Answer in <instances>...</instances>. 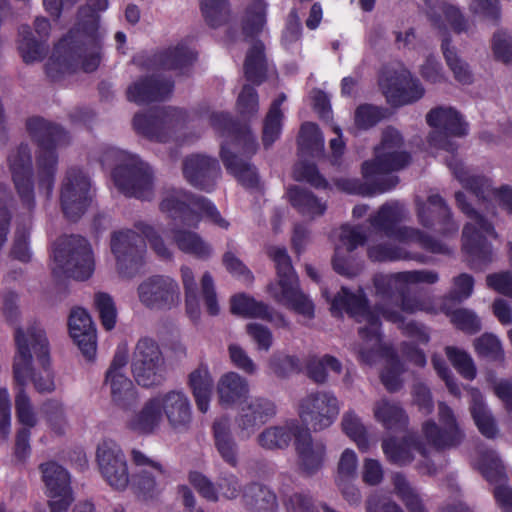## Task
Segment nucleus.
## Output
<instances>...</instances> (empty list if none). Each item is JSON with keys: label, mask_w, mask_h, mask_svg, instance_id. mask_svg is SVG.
<instances>
[{"label": "nucleus", "mask_w": 512, "mask_h": 512, "mask_svg": "<svg viewBox=\"0 0 512 512\" xmlns=\"http://www.w3.org/2000/svg\"><path fill=\"white\" fill-rule=\"evenodd\" d=\"M393 485L395 493L404 503L409 512H426L421 497L406 480L404 475L396 473L393 476Z\"/></svg>", "instance_id": "nucleus-58"}, {"label": "nucleus", "mask_w": 512, "mask_h": 512, "mask_svg": "<svg viewBox=\"0 0 512 512\" xmlns=\"http://www.w3.org/2000/svg\"><path fill=\"white\" fill-rule=\"evenodd\" d=\"M216 391L222 406H232L245 398L250 388L246 378L236 372H227L219 378Z\"/></svg>", "instance_id": "nucleus-43"}, {"label": "nucleus", "mask_w": 512, "mask_h": 512, "mask_svg": "<svg viewBox=\"0 0 512 512\" xmlns=\"http://www.w3.org/2000/svg\"><path fill=\"white\" fill-rule=\"evenodd\" d=\"M468 392L471 397L470 411L476 426L483 436L494 438L498 429L490 410L484 403L481 392L472 387L468 389Z\"/></svg>", "instance_id": "nucleus-49"}, {"label": "nucleus", "mask_w": 512, "mask_h": 512, "mask_svg": "<svg viewBox=\"0 0 512 512\" xmlns=\"http://www.w3.org/2000/svg\"><path fill=\"white\" fill-rule=\"evenodd\" d=\"M102 165L112 168V179L126 196L151 200L154 196V172L137 155L119 148L105 150Z\"/></svg>", "instance_id": "nucleus-5"}, {"label": "nucleus", "mask_w": 512, "mask_h": 512, "mask_svg": "<svg viewBox=\"0 0 512 512\" xmlns=\"http://www.w3.org/2000/svg\"><path fill=\"white\" fill-rule=\"evenodd\" d=\"M304 426L296 419H290L284 423L271 425L263 429L257 435L258 445L266 450L286 449L292 438H296L302 433Z\"/></svg>", "instance_id": "nucleus-37"}, {"label": "nucleus", "mask_w": 512, "mask_h": 512, "mask_svg": "<svg viewBox=\"0 0 512 512\" xmlns=\"http://www.w3.org/2000/svg\"><path fill=\"white\" fill-rule=\"evenodd\" d=\"M367 254L374 262H394L401 260L422 261L418 254L407 251L403 246L391 242H373L368 245Z\"/></svg>", "instance_id": "nucleus-50"}, {"label": "nucleus", "mask_w": 512, "mask_h": 512, "mask_svg": "<svg viewBox=\"0 0 512 512\" xmlns=\"http://www.w3.org/2000/svg\"><path fill=\"white\" fill-rule=\"evenodd\" d=\"M173 83L169 79H156L155 76L144 77L128 86L126 95L130 102L144 105L165 99L171 94Z\"/></svg>", "instance_id": "nucleus-35"}, {"label": "nucleus", "mask_w": 512, "mask_h": 512, "mask_svg": "<svg viewBox=\"0 0 512 512\" xmlns=\"http://www.w3.org/2000/svg\"><path fill=\"white\" fill-rule=\"evenodd\" d=\"M408 216L409 211L403 203L389 201L380 206L377 212L369 217V223L375 230L401 243H415L431 253H450V248L445 243L434 239L428 233L414 227L398 226Z\"/></svg>", "instance_id": "nucleus-8"}, {"label": "nucleus", "mask_w": 512, "mask_h": 512, "mask_svg": "<svg viewBox=\"0 0 512 512\" xmlns=\"http://www.w3.org/2000/svg\"><path fill=\"white\" fill-rule=\"evenodd\" d=\"M171 235L173 242L183 253L193 255L201 260H207L213 254L212 246L197 232L184 228H173Z\"/></svg>", "instance_id": "nucleus-46"}, {"label": "nucleus", "mask_w": 512, "mask_h": 512, "mask_svg": "<svg viewBox=\"0 0 512 512\" xmlns=\"http://www.w3.org/2000/svg\"><path fill=\"white\" fill-rule=\"evenodd\" d=\"M477 467L491 483L501 482L505 478L504 467L495 451H482L477 461Z\"/></svg>", "instance_id": "nucleus-63"}, {"label": "nucleus", "mask_w": 512, "mask_h": 512, "mask_svg": "<svg viewBox=\"0 0 512 512\" xmlns=\"http://www.w3.org/2000/svg\"><path fill=\"white\" fill-rule=\"evenodd\" d=\"M135 228L144 236L155 254L162 259H171L173 253L170 244L166 243L162 235L152 225L139 221Z\"/></svg>", "instance_id": "nucleus-64"}, {"label": "nucleus", "mask_w": 512, "mask_h": 512, "mask_svg": "<svg viewBox=\"0 0 512 512\" xmlns=\"http://www.w3.org/2000/svg\"><path fill=\"white\" fill-rule=\"evenodd\" d=\"M277 412V404L267 397H252L243 402L235 417L239 436L249 439L260 427L272 420Z\"/></svg>", "instance_id": "nucleus-27"}, {"label": "nucleus", "mask_w": 512, "mask_h": 512, "mask_svg": "<svg viewBox=\"0 0 512 512\" xmlns=\"http://www.w3.org/2000/svg\"><path fill=\"white\" fill-rule=\"evenodd\" d=\"M364 181L357 178H336L333 180L334 185L337 189L346 192L348 194L372 196L375 194H381L394 188L398 182V178L395 176H388L385 181L379 178L365 179Z\"/></svg>", "instance_id": "nucleus-40"}, {"label": "nucleus", "mask_w": 512, "mask_h": 512, "mask_svg": "<svg viewBox=\"0 0 512 512\" xmlns=\"http://www.w3.org/2000/svg\"><path fill=\"white\" fill-rule=\"evenodd\" d=\"M6 165L19 199L22 210L20 214L30 219L36 209L35 186H37L30 146L27 143H21L10 149L6 157Z\"/></svg>", "instance_id": "nucleus-13"}, {"label": "nucleus", "mask_w": 512, "mask_h": 512, "mask_svg": "<svg viewBox=\"0 0 512 512\" xmlns=\"http://www.w3.org/2000/svg\"><path fill=\"white\" fill-rule=\"evenodd\" d=\"M213 436L216 450L225 463L232 467L238 465V446L231 434L230 419L220 417L213 423Z\"/></svg>", "instance_id": "nucleus-44"}, {"label": "nucleus", "mask_w": 512, "mask_h": 512, "mask_svg": "<svg viewBox=\"0 0 512 512\" xmlns=\"http://www.w3.org/2000/svg\"><path fill=\"white\" fill-rule=\"evenodd\" d=\"M380 86L387 101L394 106L415 102L422 98L425 92L421 82L406 69L390 76L383 74Z\"/></svg>", "instance_id": "nucleus-30"}, {"label": "nucleus", "mask_w": 512, "mask_h": 512, "mask_svg": "<svg viewBox=\"0 0 512 512\" xmlns=\"http://www.w3.org/2000/svg\"><path fill=\"white\" fill-rule=\"evenodd\" d=\"M139 302L155 311L169 310L180 302V288L176 280L165 275H152L137 287Z\"/></svg>", "instance_id": "nucleus-25"}, {"label": "nucleus", "mask_w": 512, "mask_h": 512, "mask_svg": "<svg viewBox=\"0 0 512 512\" xmlns=\"http://www.w3.org/2000/svg\"><path fill=\"white\" fill-rule=\"evenodd\" d=\"M339 412V400L329 391L309 392L297 404L300 420L310 425L314 431L330 427L337 419Z\"/></svg>", "instance_id": "nucleus-18"}, {"label": "nucleus", "mask_w": 512, "mask_h": 512, "mask_svg": "<svg viewBox=\"0 0 512 512\" xmlns=\"http://www.w3.org/2000/svg\"><path fill=\"white\" fill-rule=\"evenodd\" d=\"M441 49L454 79L461 85L472 84L474 75L469 64L457 54L454 47H450V40L447 37L442 40Z\"/></svg>", "instance_id": "nucleus-53"}, {"label": "nucleus", "mask_w": 512, "mask_h": 512, "mask_svg": "<svg viewBox=\"0 0 512 512\" xmlns=\"http://www.w3.org/2000/svg\"><path fill=\"white\" fill-rule=\"evenodd\" d=\"M35 32L39 36L36 40L29 26L19 28V52L26 63L41 61L47 52L46 40L50 33V23L47 19L38 17L34 22Z\"/></svg>", "instance_id": "nucleus-33"}, {"label": "nucleus", "mask_w": 512, "mask_h": 512, "mask_svg": "<svg viewBox=\"0 0 512 512\" xmlns=\"http://www.w3.org/2000/svg\"><path fill=\"white\" fill-rule=\"evenodd\" d=\"M39 469L50 512L68 511L74 501L68 470L55 461L42 463Z\"/></svg>", "instance_id": "nucleus-23"}, {"label": "nucleus", "mask_w": 512, "mask_h": 512, "mask_svg": "<svg viewBox=\"0 0 512 512\" xmlns=\"http://www.w3.org/2000/svg\"><path fill=\"white\" fill-rule=\"evenodd\" d=\"M194 59V51L186 42H181L175 47L156 54L151 60L149 68L155 71L178 69L191 64Z\"/></svg>", "instance_id": "nucleus-45"}, {"label": "nucleus", "mask_w": 512, "mask_h": 512, "mask_svg": "<svg viewBox=\"0 0 512 512\" xmlns=\"http://www.w3.org/2000/svg\"><path fill=\"white\" fill-rule=\"evenodd\" d=\"M456 202L461 211L469 218L463 228V249L470 256L473 264H486L491 261V246L487 238H496L493 226L466 201L463 192L455 194Z\"/></svg>", "instance_id": "nucleus-14"}, {"label": "nucleus", "mask_w": 512, "mask_h": 512, "mask_svg": "<svg viewBox=\"0 0 512 512\" xmlns=\"http://www.w3.org/2000/svg\"><path fill=\"white\" fill-rule=\"evenodd\" d=\"M110 247L119 275L123 278L134 277L146 254V245L141 236L130 229L116 231L111 236Z\"/></svg>", "instance_id": "nucleus-19"}, {"label": "nucleus", "mask_w": 512, "mask_h": 512, "mask_svg": "<svg viewBox=\"0 0 512 512\" xmlns=\"http://www.w3.org/2000/svg\"><path fill=\"white\" fill-rule=\"evenodd\" d=\"M188 119L180 108L165 107L150 113L139 112L133 117V128L143 137L160 143L184 142L183 129Z\"/></svg>", "instance_id": "nucleus-11"}, {"label": "nucleus", "mask_w": 512, "mask_h": 512, "mask_svg": "<svg viewBox=\"0 0 512 512\" xmlns=\"http://www.w3.org/2000/svg\"><path fill=\"white\" fill-rule=\"evenodd\" d=\"M132 463L138 471L132 476L131 487L136 496L144 501L156 500L164 489L165 470L160 462L138 449L131 451Z\"/></svg>", "instance_id": "nucleus-21"}, {"label": "nucleus", "mask_w": 512, "mask_h": 512, "mask_svg": "<svg viewBox=\"0 0 512 512\" xmlns=\"http://www.w3.org/2000/svg\"><path fill=\"white\" fill-rule=\"evenodd\" d=\"M162 418L167 420L176 433L189 431L192 423V405L188 395L181 389H173L155 395Z\"/></svg>", "instance_id": "nucleus-29"}, {"label": "nucleus", "mask_w": 512, "mask_h": 512, "mask_svg": "<svg viewBox=\"0 0 512 512\" xmlns=\"http://www.w3.org/2000/svg\"><path fill=\"white\" fill-rule=\"evenodd\" d=\"M341 425L344 433L357 444L361 451L369 449L370 443L366 428L354 411H347L343 414Z\"/></svg>", "instance_id": "nucleus-59"}, {"label": "nucleus", "mask_w": 512, "mask_h": 512, "mask_svg": "<svg viewBox=\"0 0 512 512\" xmlns=\"http://www.w3.org/2000/svg\"><path fill=\"white\" fill-rule=\"evenodd\" d=\"M21 334L26 339L31 353L27 382L31 380L39 392H52L55 389L54 375L49 367V345L44 330L33 324L25 330L15 332V341Z\"/></svg>", "instance_id": "nucleus-16"}, {"label": "nucleus", "mask_w": 512, "mask_h": 512, "mask_svg": "<svg viewBox=\"0 0 512 512\" xmlns=\"http://www.w3.org/2000/svg\"><path fill=\"white\" fill-rule=\"evenodd\" d=\"M438 280V273L432 270L375 275L373 283L376 295L383 301L396 299V306L400 310H392L383 306H377L375 310H372L362 288H359L357 292H351L348 288L342 287L332 299L329 298L327 290L322 289V295L330 302V310L333 315L342 316L346 313L357 322L365 323L363 327L359 328L361 342L357 349L358 358L369 366L374 365L380 359L384 360L385 366L381 372V381L390 392L397 391L401 387V374L405 369L394 350L382 342L379 316L382 315L386 320L398 324L403 334L417 343H428L430 339L428 329L414 321L406 322L401 312L408 314L419 311L435 312L427 300L409 294V290L413 285L434 284Z\"/></svg>", "instance_id": "nucleus-1"}, {"label": "nucleus", "mask_w": 512, "mask_h": 512, "mask_svg": "<svg viewBox=\"0 0 512 512\" xmlns=\"http://www.w3.org/2000/svg\"><path fill=\"white\" fill-rule=\"evenodd\" d=\"M298 469L307 476L315 475L324 466L326 459V444L320 439H313L308 428L295 441Z\"/></svg>", "instance_id": "nucleus-32"}, {"label": "nucleus", "mask_w": 512, "mask_h": 512, "mask_svg": "<svg viewBox=\"0 0 512 512\" xmlns=\"http://www.w3.org/2000/svg\"><path fill=\"white\" fill-rule=\"evenodd\" d=\"M187 385L194 397L198 410L206 413L209 410L214 381L207 365L200 364L188 375Z\"/></svg>", "instance_id": "nucleus-42"}, {"label": "nucleus", "mask_w": 512, "mask_h": 512, "mask_svg": "<svg viewBox=\"0 0 512 512\" xmlns=\"http://www.w3.org/2000/svg\"><path fill=\"white\" fill-rule=\"evenodd\" d=\"M285 99L286 96L284 94L275 99L264 119L262 139L265 147H270L281 134L283 113L280 107Z\"/></svg>", "instance_id": "nucleus-55"}, {"label": "nucleus", "mask_w": 512, "mask_h": 512, "mask_svg": "<svg viewBox=\"0 0 512 512\" xmlns=\"http://www.w3.org/2000/svg\"><path fill=\"white\" fill-rule=\"evenodd\" d=\"M274 261L277 279L268 285L270 297L278 304L294 310L298 314L312 319L314 303L299 287L298 277L291 265L290 257L284 247L272 246L268 249Z\"/></svg>", "instance_id": "nucleus-10"}, {"label": "nucleus", "mask_w": 512, "mask_h": 512, "mask_svg": "<svg viewBox=\"0 0 512 512\" xmlns=\"http://www.w3.org/2000/svg\"><path fill=\"white\" fill-rule=\"evenodd\" d=\"M367 240V236L360 227L349 224L343 225L340 228L339 244L335 247V255L332 261L334 270L348 278L358 275L362 270V265L350 253Z\"/></svg>", "instance_id": "nucleus-28"}, {"label": "nucleus", "mask_w": 512, "mask_h": 512, "mask_svg": "<svg viewBox=\"0 0 512 512\" xmlns=\"http://www.w3.org/2000/svg\"><path fill=\"white\" fill-rule=\"evenodd\" d=\"M106 383L110 385L112 399L117 405L125 408L137 399L133 382L125 374L106 376Z\"/></svg>", "instance_id": "nucleus-56"}, {"label": "nucleus", "mask_w": 512, "mask_h": 512, "mask_svg": "<svg viewBox=\"0 0 512 512\" xmlns=\"http://www.w3.org/2000/svg\"><path fill=\"white\" fill-rule=\"evenodd\" d=\"M30 137L37 143L36 180L40 195L47 200L52 196L58 169V155L55 148L66 140L62 128L41 117H31L26 121Z\"/></svg>", "instance_id": "nucleus-6"}, {"label": "nucleus", "mask_w": 512, "mask_h": 512, "mask_svg": "<svg viewBox=\"0 0 512 512\" xmlns=\"http://www.w3.org/2000/svg\"><path fill=\"white\" fill-rule=\"evenodd\" d=\"M20 212H22L21 206L15 210L16 230L10 254L14 259L22 263H28L32 259L30 226L33 215H31L30 219H27L23 214H20ZM32 214H34V212Z\"/></svg>", "instance_id": "nucleus-48"}, {"label": "nucleus", "mask_w": 512, "mask_h": 512, "mask_svg": "<svg viewBox=\"0 0 512 512\" xmlns=\"http://www.w3.org/2000/svg\"><path fill=\"white\" fill-rule=\"evenodd\" d=\"M374 155V160L362 164V176L367 180L379 178L385 181L388 178L385 175L404 168L410 161V155L404 149L402 135L392 127L383 131Z\"/></svg>", "instance_id": "nucleus-15"}, {"label": "nucleus", "mask_w": 512, "mask_h": 512, "mask_svg": "<svg viewBox=\"0 0 512 512\" xmlns=\"http://www.w3.org/2000/svg\"><path fill=\"white\" fill-rule=\"evenodd\" d=\"M160 211L183 226L198 228L202 219L227 230L230 223L209 199L181 188H166L161 195Z\"/></svg>", "instance_id": "nucleus-7"}, {"label": "nucleus", "mask_w": 512, "mask_h": 512, "mask_svg": "<svg viewBox=\"0 0 512 512\" xmlns=\"http://www.w3.org/2000/svg\"><path fill=\"white\" fill-rule=\"evenodd\" d=\"M231 311L243 317L261 318L265 316L267 304L256 301L246 294H237L231 299Z\"/></svg>", "instance_id": "nucleus-62"}, {"label": "nucleus", "mask_w": 512, "mask_h": 512, "mask_svg": "<svg viewBox=\"0 0 512 512\" xmlns=\"http://www.w3.org/2000/svg\"><path fill=\"white\" fill-rule=\"evenodd\" d=\"M68 326L70 335L82 354L92 360L96 354V330L89 314L82 308L73 309Z\"/></svg>", "instance_id": "nucleus-34"}, {"label": "nucleus", "mask_w": 512, "mask_h": 512, "mask_svg": "<svg viewBox=\"0 0 512 512\" xmlns=\"http://www.w3.org/2000/svg\"><path fill=\"white\" fill-rule=\"evenodd\" d=\"M298 144L301 152L318 156L324 150V137L316 124L307 122L301 127Z\"/></svg>", "instance_id": "nucleus-60"}, {"label": "nucleus", "mask_w": 512, "mask_h": 512, "mask_svg": "<svg viewBox=\"0 0 512 512\" xmlns=\"http://www.w3.org/2000/svg\"><path fill=\"white\" fill-rule=\"evenodd\" d=\"M184 178L195 188L211 192L220 176L216 159L202 154L188 156L183 162Z\"/></svg>", "instance_id": "nucleus-31"}, {"label": "nucleus", "mask_w": 512, "mask_h": 512, "mask_svg": "<svg viewBox=\"0 0 512 512\" xmlns=\"http://www.w3.org/2000/svg\"><path fill=\"white\" fill-rule=\"evenodd\" d=\"M108 8V0H87V7L79 11V21L55 45L46 63L47 76L60 80L78 67L85 72L95 71L102 57L105 32L100 28L98 12Z\"/></svg>", "instance_id": "nucleus-2"}, {"label": "nucleus", "mask_w": 512, "mask_h": 512, "mask_svg": "<svg viewBox=\"0 0 512 512\" xmlns=\"http://www.w3.org/2000/svg\"><path fill=\"white\" fill-rule=\"evenodd\" d=\"M267 4L263 0H252L242 16V31L247 37L260 33L266 23Z\"/></svg>", "instance_id": "nucleus-54"}, {"label": "nucleus", "mask_w": 512, "mask_h": 512, "mask_svg": "<svg viewBox=\"0 0 512 512\" xmlns=\"http://www.w3.org/2000/svg\"><path fill=\"white\" fill-rule=\"evenodd\" d=\"M55 273L77 280L88 279L94 271V256L88 241L79 235L61 236L53 245Z\"/></svg>", "instance_id": "nucleus-12"}, {"label": "nucleus", "mask_w": 512, "mask_h": 512, "mask_svg": "<svg viewBox=\"0 0 512 512\" xmlns=\"http://www.w3.org/2000/svg\"><path fill=\"white\" fill-rule=\"evenodd\" d=\"M200 8L205 22L212 28L222 26L230 18L228 0H200Z\"/></svg>", "instance_id": "nucleus-57"}, {"label": "nucleus", "mask_w": 512, "mask_h": 512, "mask_svg": "<svg viewBox=\"0 0 512 512\" xmlns=\"http://www.w3.org/2000/svg\"><path fill=\"white\" fill-rule=\"evenodd\" d=\"M243 497L252 512H274L278 507L274 492L260 484L250 485Z\"/></svg>", "instance_id": "nucleus-52"}, {"label": "nucleus", "mask_w": 512, "mask_h": 512, "mask_svg": "<svg viewBox=\"0 0 512 512\" xmlns=\"http://www.w3.org/2000/svg\"><path fill=\"white\" fill-rule=\"evenodd\" d=\"M267 72L264 46L261 42H255L247 52L244 63L245 77L248 81L259 85L265 80Z\"/></svg>", "instance_id": "nucleus-51"}, {"label": "nucleus", "mask_w": 512, "mask_h": 512, "mask_svg": "<svg viewBox=\"0 0 512 512\" xmlns=\"http://www.w3.org/2000/svg\"><path fill=\"white\" fill-rule=\"evenodd\" d=\"M417 220L426 229L434 230L444 237L455 236L459 224L453 219L445 200L438 194H431L426 201L415 199Z\"/></svg>", "instance_id": "nucleus-26"}, {"label": "nucleus", "mask_w": 512, "mask_h": 512, "mask_svg": "<svg viewBox=\"0 0 512 512\" xmlns=\"http://www.w3.org/2000/svg\"><path fill=\"white\" fill-rule=\"evenodd\" d=\"M426 5V14L432 25L444 30L446 24L455 32L467 31L468 22L456 6L448 4L445 0H423Z\"/></svg>", "instance_id": "nucleus-38"}, {"label": "nucleus", "mask_w": 512, "mask_h": 512, "mask_svg": "<svg viewBox=\"0 0 512 512\" xmlns=\"http://www.w3.org/2000/svg\"><path fill=\"white\" fill-rule=\"evenodd\" d=\"M96 463L106 484L124 491L130 484L128 462L122 448L112 439H103L96 448Z\"/></svg>", "instance_id": "nucleus-20"}, {"label": "nucleus", "mask_w": 512, "mask_h": 512, "mask_svg": "<svg viewBox=\"0 0 512 512\" xmlns=\"http://www.w3.org/2000/svg\"><path fill=\"white\" fill-rule=\"evenodd\" d=\"M374 419L385 429L397 430L408 425V416L402 406L395 401L381 398L373 405Z\"/></svg>", "instance_id": "nucleus-47"}, {"label": "nucleus", "mask_w": 512, "mask_h": 512, "mask_svg": "<svg viewBox=\"0 0 512 512\" xmlns=\"http://www.w3.org/2000/svg\"><path fill=\"white\" fill-rule=\"evenodd\" d=\"M332 371L340 374L342 371L341 362L330 355L323 357H313L307 365L308 376L316 383H324L327 380V372Z\"/></svg>", "instance_id": "nucleus-61"}, {"label": "nucleus", "mask_w": 512, "mask_h": 512, "mask_svg": "<svg viewBox=\"0 0 512 512\" xmlns=\"http://www.w3.org/2000/svg\"><path fill=\"white\" fill-rule=\"evenodd\" d=\"M287 197L293 208L309 220L323 216L327 210V202L318 198L312 191L292 186L287 190Z\"/></svg>", "instance_id": "nucleus-41"}, {"label": "nucleus", "mask_w": 512, "mask_h": 512, "mask_svg": "<svg viewBox=\"0 0 512 512\" xmlns=\"http://www.w3.org/2000/svg\"><path fill=\"white\" fill-rule=\"evenodd\" d=\"M189 482L201 496L210 501H217L218 493L227 499H235L241 492L238 478L233 474L221 476L217 488L206 476L199 472H191Z\"/></svg>", "instance_id": "nucleus-36"}, {"label": "nucleus", "mask_w": 512, "mask_h": 512, "mask_svg": "<svg viewBox=\"0 0 512 512\" xmlns=\"http://www.w3.org/2000/svg\"><path fill=\"white\" fill-rule=\"evenodd\" d=\"M437 417L439 424L433 419L422 423V440H417L410 435L402 440L393 437L384 439L382 450L388 461L398 466H405L414 460V454L418 452L425 459L419 464V470L429 475L435 474L436 468L429 461L431 453L457 447L465 438L464 430L453 409L445 402L438 403Z\"/></svg>", "instance_id": "nucleus-4"}, {"label": "nucleus", "mask_w": 512, "mask_h": 512, "mask_svg": "<svg viewBox=\"0 0 512 512\" xmlns=\"http://www.w3.org/2000/svg\"><path fill=\"white\" fill-rule=\"evenodd\" d=\"M132 373L136 382L143 387L162 383L165 375V360L156 340L142 337L138 340L132 358Z\"/></svg>", "instance_id": "nucleus-17"}, {"label": "nucleus", "mask_w": 512, "mask_h": 512, "mask_svg": "<svg viewBox=\"0 0 512 512\" xmlns=\"http://www.w3.org/2000/svg\"><path fill=\"white\" fill-rule=\"evenodd\" d=\"M92 201L91 182L79 168L67 170L61 184L60 202L64 215L71 221L78 220Z\"/></svg>", "instance_id": "nucleus-22"}, {"label": "nucleus", "mask_w": 512, "mask_h": 512, "mask_svg": "<svg viewBox=\"0 0 512 512\" xmlns=\"http://www.w3.org/2000/svg\"><path fill=\"white\" fill-rule=\"evenodd\" d=\"M211 124L217 132L228 139L221 144V159L226 169L244 186L255 187L258 183L255 168L249 162L239 159L228 148L229 141H231L237 147H241L245 153L253 154L257 148L255 137L247 127H239L225 113H213Z\"/></svg>", "instance_id": "nucleus-9"}, {"label": "nucleus", "mask_w": 512, "mask_h": 512, "mask_svg": "<svg viewBox=\"0 0 512 512\" xmlns=\"http://www.w3.org/2000/svg\"><path fill=\"white\" fill-rule=\"evenodd\" d=\"M426 122L433 129L428 137L429 145L451 154L446 160L447 166L463 187L471 191L478 201L495 199L512 214V188L503 186L499 190L492 189L487 178L472 173L454 155L457 145L452 138L465 137L469 133L465 117L456 108L442 105L427 113Z\"/></svg>", "instance_id": "nucleus-3"}, {"label": "nucleus", "mask_w": 512, "mask_h": 512, "mask_svg": "<svg viewBox=\"0 0 512 512\" xmlns=\"http://www.w3.org/2000/svg\"><path fill=\"white\" fill-rule=\"evenodd\" d=\"M30 358L31 353L28 343L20 334L17 337V353L13 364V375L16 386L15 408L18 421L29 430L37 423L36 413L34 412L30 398L25 392Z\"/></svg>", "instance_id": "nucleus-24"}, {"label": "nucleus", "mask_w": 512, "mask_h": 512, "mask_svg": "<svg viewBox=\"0 0 512 512\" xmlns=\"http://www.w3.org/2000/svg\"><path fill=\"white\" fill-rule=\"evenodd\" d=\"M162 414L156 396L147 399L141 409L126 421V427L140 435L156 433L162 423Z\"/></svg>", "instance_id": "nucleus-39"}]
</instances>
